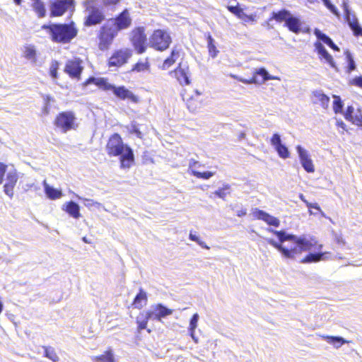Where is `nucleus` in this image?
I'll return each mask as SVG.
<instances>
[{"label":"nucleus","instance_id":"nucleus-1","mask_svg":"<svg viewBox=\"0 0 362 362\" xmlns=\"http://www.w3.org/2000/svg\"><path fill=\"white\" fill-rule=\"evenodd\" d=\"M276 235L279 243L274 239L267 238V243L279 251L288 259H294L296 255L302 252L309 251L317 244L315 238H308L306 235L298 237L284 230H269Z\"/></svg>","mask_w":362,"mask_h":362},{"label":"nucleus","instance_id":"nucleus-2","mask_svg":"<svg viewBox=\"0 0 362 362\" xmlns=\"http://www.w3.org/2000/svg\"><path fill=\"white\" fill-rule=\"evenodd\" d=\"M106 151L110 156H119L120 167L129 168L134 161V155L132 149L124 144L119 134H114L109 139Z\"/></svg>","mask_w":362,"mask_h":362},{"label":"nucleus","instance_id":"nucleus-3","mask_svg":"<svg viewBox=\"0 0 362 362\" xmlns=\"http://www.w3.org/2000/svg\"><path fill=\"white\" fill-rule=\"evenodd\" d=\"M42 28L47 30L54 42L62 44L69 43L78 33L73 23L43 25Z\"/></svg>","mask_w":362,"mask_h":362},{"label":"nucleus","instance_id":"nucleus-4","mask_svg":"<svg viewBox=\"0 0 362 362\" xmlns=\"http://www.w3.org/2000/svg\"><path fill=\"white\" fill-rule=\"evenodd\" d=\"M90 80L94 81L96 86L104 90L112 91L114 95L120 100H124L128 99L134 103H137L139 102V98L124 86H115V85L108 83L107 81L103 78H90Z\"/></svg>","mask_w":362,"mask_h":362},{"label":"nucleus","instance_id":"nucleus-5","mask_svg":"<svg viewBox=\"0 0 362 362\" xmlns=\"http://www.w3.org/2000/svg\"><path fill=\"white\" fill-rule=\"evenodd\" d=\"M271 20H275L278 23H285V26L288 28V29L298 34L301 32V21L300 20L294 16L288 10L281 9L279 11H273L272 13Z\"/></svg>","mask_w":362,"mask_h":362},{"label":"nucleus","instance_id":"nucleus-6","mask_svg":"<svg viewBox=\"0 0 362 362\" xmlns=\"http://www.w3.org/2000/svg\"><path fill=\"white\" fill-rule=\"evenodd\" d=\"M171 42L170 34L164 30L158 29L150 36L148 45L154 49L162 52L167 49Z\"/></svg>","mask_w":362,"mask_h":362},{"label":"nucleus","instance_id":"nucleus-7","mask_svg":"<svg viewBox=\"0 0 362 362\" xmlns=\"http://www.w3.org/2000/svg\"><path fill=\"white\" fill-rule=\"evenodd\" d=\"M144 27L139 26L133 29L130 34L131 42L138 54H143L147 48V36Z\"/></svg>","mask_w":362,"mask_h":362},{"label":"nucleus","instance_id":"nucleus-8","mask_svg":"<svg viewBox=\"0 0 362 362\" xmlns=\"http://www.w3.org/2000/svg\"><path fill=\"white\" fill-rule=\"evenodd\" d=\"M76 117L73 112L66 111L60 112L54 120V125L59 128L62 132L66 133L77 127Z\"/></svg>","mask_w":362,"mask_h":362},{"label":"nucleus","instance_id":"nucleus-9","mask_svg":"<svg viewBox=\"0 0 362 362\" xmlns=\"http://www.w3.org/2000/svg\"><path fill=\"white\" fill-rule=\"evenodd\" d=\"M118 33L108 23H105L101 28L99 34V49L105 51L109 49L113 40Z\"/></svg>","mask_w":362,"mask_h":362},{"label":"nucleus","instance_id":"nucleus-10","mask_svg":"<svg viewBox=\"0 0 362 362\" xmlns=\"http://www.w3.org/2000/svg\"><path fill=\"white\" fill-rule=\"evenodd\" d=\"M117 33L120 30L129 28L132 23V19L130 16L129 11L127 8L123 10L115 18H110L107 21Z\"/></svg>","mask_w":362,"mask_h":362},{"label":"nucleus","instance_id":"nucleus-11","mask_svg":"<svg viewBox=\"0 0 362 362\" xmlns=\"http://www.w3.org/2000/svg\"><path fill=\"white\" fill-rule=\"evenodd\" d=\"M94 0H87L84 2L86 10L89 14L85 21L86 26H92L100 23L104 19L105 16L102 11L94 6L93 4Z\"/></svg>","mask_w":362,"mask_h":362},{"label":"nucleus","instance_id":"nucleus-12","mask_svg":"<svg viewBox=\"0 0 362 362\" xmlns=\"http://www.w3.org/2000/svg\"><path fill=\"white\" fill-rule=\"evenodd\" d=\"M344 18L355 36H362V27L355 14H352L349 6V0H342Z\"/></svg>","mask_w":362,"mask_h":362},{"label":"nucleus","instance_id":"nucleus-13","mask_svg":"<svg viewBox=\"0 0 362 362\" xmlns=\"http://www.w3.org/2000/svg\"><path fill=\"white\" fill-rule=\"evenodd\" d=\"M132 52L129 49H122L115 51L109 59V66H121L127 62Z\"/></svg>","mask_w":362,"mask_h":362},{"label":"nucleus","instance_id":"nucleus-14","mask_svg":"<svg viewBox=\"0 0 362 362\" xmlns=\"http://www.w3.org/2000/svg\"><path fill=\"white\" fill-rule=\"evenodd\" d=\"M147 312L148 318L158 321H161L162 318L173 313L172 310L168 308L161 303L151 306V308Z\"/></svg>","mask_w":362,"mask_h":362},{"label":"nucleus","instance_id":"nucleus-15","mask_svg":"<svg viewBox=\"0 0 362 362\" xmlns=\"http://www.w3.org/2000/svg\"><path fill=\"white\" fill-rule=\"evenodd\" d=\"M74 0H56L51 4V16H61L70 7L74 6Z\"/></svg>","mask_w":362,"mask_h":362},{"label":"nucleus","instance_id":"nucleus-16","mask_svg":"<svg viewBox=\"0 0 362 362\" xmlns=\"http://www.w3.org/2000/svg\"><path fill=\"white\" fill-rule=\"evenodd\" d=\"M296 151L303 169L307 173H313L315 167L308 151L300 145L296 146Z\"/></svg>","mask_w":362,"mask_h":362},{"label":"nucleus","instance_id":"nucleus-17","mask_svg":"<svg viewBox=\"0 0 362 362\" xmlns=\"http://www.w3.org/2000/svg\"><path fill=\"white\" fill-rule=\"evenodd\" d=\"M82 61L79 58L68 60L64 71L71 78H78L83 71Z\"/></svg>","mask_w":362,"mask_h":362},{"label":"nucleus","instance_id":"nucleus-18","mask_svg":"<svg viewBox=\"0 0 362 362\" xmlns=\"http://www.w3.org/2000/svg\"><path fill=\"white\" fill-rule=\"evenodd\" d=\"M173 73L180 85L187 86L190 83L189 69L187 63L180 62Z\"/></svg>","mask_w":362,"mask_h":362},{"label":"nucleus","instance_id":"nucleus-19","mask_svg":"<svg viewBox=\"0 0 362 362\" xmlns=\"http://www.w3.org/2000/svg\"><path fill=\"white\" fill-rule=\"evenodd\" d=\"M270 142L271 145L274 148L280 158L284 159L289 158V151L286 145L282 143L279 134H274L271 138Z\"/></svg>","mask_w":362,"mask_h":362},{"label":"nucleus","instance_id":"nucleus-20","mask_svg":"<svg viewBox=\"0 0 362 362\" xmlns=\"http://www.w3.org/2000/svg\"><path fill=\"white\" fill-rule=\"evenodd\" d=\"M252 214L255 218L259 220L264 221L269 226L278 227L280 224V221L277 218L271 216L270 214L262 210L255 209Z\"/></svg>","mask_w":362,"mask_h":362},{"label":"nucleus","instance_id":"nucleus-21","mask_svg":"<svg viewBox=\"0 0 362 362\" xmlns=\"http://www.w3.org/2000/svg\"><path fill=\"white\" fill-rule=\"evenodd\" d=\"M254 83L262 84L268 80H280L278 76L270 75L264 68H259L254 71L253 75Z\"/></svg>","mask_w":362,"mask_h":362},{"label":"nucleus","instance_id":"nucleus-22","mask_svg":"<svg viewBox=\"0 0 362 362\" xmlns=\"http://www.w3.org/2000/svg\"><path fill=\"white\" fill-rule=\"evenodd\" d=\"M315 47L321 59H324L326 62L328 63L332 68L337 69V66L333 59V57L330 54H329L327 50L321 42H316L315 43Z\"/></svg>","mask_w":362,"mask_h":362},{"label":"nucleus","instance_id":"nucleus-23","mask_svg":"<svg viewBox=\"0 0 362 362\" xmlns=\"http://www.w3.org/2000/svg\"><path fill=\"white\" fill-rule=\"evenodd\" d=\"M329 252H315L309 253L302 260V263H313L318 262L322 260L329 259Z\"/></svg>","mask_w":362,"mask_h":362},{"label":"nucleus","instance_id":"nucleus-24","mask_svg":"<svg viewBox=\"0 0 362 362\" xmlns=\"http://www.w3.org/2000/svg\"><path fill=\"white\" fill-rule=\"evenodd\" d=\"M62 209L74 218H78L81 216L80 207L78 204L73 201L67 202L63 206Z\"/></svg>","mask_w":362,"mask_h":362},{"label":"nucleus","instance_id":"nucleus-25","mask_svg":"<svg viewBox=\"0 0 362 362\" xmlns=\"http://www.w3.org/2000/svg\"><path fill=\"white\" fill-rule=\"evenodd\" d=\"M43 187L47 197L52 200L59 199L62 197V192L60 189L49 186L46 180L43 182Z\"/></svg>","mask_w":362,"mask_h":362},{"label":"nucleus","instance_id":"nucleus-26","mask_svg":"<svg viewBox=\"0 0 362 362\" xmlns=\"http://www.w3.org/2000/svg\"><path fill=\"white\" fill-rule=\"evenodd\" d=\"M314 34L317 37V38L323 42L325 44L328 45L330 48L335 51H339V48L337 45L334 44V42L332 41V40L327 36L326 34L323 33L318 29H315Z\"/></svg>","mask_w":362,"mask_h":362},{"label":"nucleus","instance_id":"nucleus-27","mask_svg":"<svg viewBox=\"0 0 362 362\" xmlns=\"http://www.w3.org/2000/svg\"><path fill=\"white\" fill-rule=\"evenodd\" d=\"M199 319V314L194 313L189 320V327H188L189 334L191 337V338L192 339V340L196 344H197L199 341L198 337H196V335H195V329L197 327Z\"/></svg>","mask_w":362,"mask_h":362},{"label":"nucleus","instance_id":"nucleus-28","mask_svg":"<svg viewBox=\"0 0 362 362\" xmlns=\"http://www.w3.org/2000/svg\"><path fill=\"white\" fill-rule=\"evenodd\" d=\"M313 95L314 103H320L323 108L328 107L329 98L322 90H315L313 92Z\"/></svg>","mask_w":362,"mask_h":362},{"label":"nucleus","instance_id":"nucleus-29","mask_svg":"<svg viewBox=\"0 0 362 362\" xmlns=\"http://www.w3.org/2000/svg\"><path fill=\"white\" fill-rule=\"evenodd\" d=\"M147 303L146 293L140 288L139 292L135 296L132 305L137 309L142 308Z\"/></svg>","mask_w":362,"mask_h":362},{"label":"nucleus","instance_id":"nucleus-30","mask_svg":"<svg viewBox=\"0 0 362 362\" xmlns=\"http://www.w3.org/2000/svg\"><path fill=\"white\" fill-rule=\"evenodd\" d=\"M322 338L326 340V341L332 345L334 348L339 349L343 344L349 343V341L346 340L341 337L338 336H322Z\"/></svg>","mask_w":362,"mask_h":362},{"label":"nucleus","instance_id":"nucleus-31","mask_svg":"<svg viewBox=\"0 0 362 362\" xmlns=\"http://www.w3.org/2000/svg\"><path fill=\"white\" fill-rule=\"evenodd\" d=\"M23 57L30 62L35 64L37 61L36 49L33 45H25L23 49Z\"/></svg>","mask_w":362,"mask_h":362},{"label":"nucleus","instance_id":"nucleus-32","mask_svg":"<svg viewBox=\"0 0 362 362\" xmlns=\"http://www.w3.org/2000/svg\"><path fill=\"white\" fill-rule=\"evenodd\" d=\"M32 7L39 18H43L46 15L45 4L42 0H32Z\"/></svg>","mask_w":362,"mask_h":362},{"label":"nucleus","instance_id":"nucleus-33","mask_svg":"<svg viewBox=\"0 0 362 362\" xmlns=\"http://www.w3.org/2000/svg\"><path fill=\"white\" fill-rule=\"evenodd\" d=\"M95 362H116L112 349H109L104 354L96 356L93 358Z\"/></svg>","mask_w":362,"mask_h":362},{"label":"nucleus","instance_id":"nucleus-34","mask_svg":"<svg viewBox=\"0 0 362 362\" xmlns=\"http://www.w3.org/2000/svg\"><path fill=\"white\" fill-rule=\"evenodd\" d=\"M179 56V50L175 47L173 49L170 56L168 57L164 62L162 66L163 69H168L177 60Z\"/></svg>","mask_w":362,"mask_h":362},{"label":"nucleus","instance_id":"nucleus-35","mask_svg":"<svg viewBox=\"0 0 362 362\" xmlns=\"http://www.w3.org/2000/svg\"><path fill=\"white\" fill-rule=\"evenodd\" d=\"M45 350L44 356L53 362L59 361V358L54 349L52 346H43Z\"/></svg>","mask_w":362,"mask_h":362},{"label":"nucleus","instance_id":"nucleus-36","mask_svg":"<svg viewBox=\"0 0 362 362\" xmlns=\"http://www.w3.org/2000/svg\"><path fill=\"white\" fill-rule=\"evenodd\" d=\"M150 65L148 62V59H146L145 61H139L132 68V71L141 72L148 71L149 69Z\"/></svg>","mask_w":362,"mask_h":362},{"label":"nucleus","instance_id":"nucleus-37","mask_svg":"<svg viewBox=\"0 0 362 362\" xmlns=\"http://www.w3.org/2000/svg\"><path fill=\"white\" fill-rule=\"evenodd\" d=\"M18 174L15 169H11L7 172L6 174V184L16 185L18 181Z\"/></svg>","mask_w":362,"mask_h":362},{"label":"nucleus","instance_id":"nucleus-38","mask_svg":"<svg viewBox=\"0 0 362 362\" xmlns=\"http://www.w3.org/2000/svg\"><path fill=\"white\" fill-rule=\"evenodd\" d=\"M207 46L209 54L211 57L215 58L217 55L218 50L214 45V40L212 37L209 34L207 37Z\"/></svg>","mask_w":362,"mask_h":362},{"label":"nucleus","instance_id":"nucleus-39","mask_svg":"<svg viewBox=\"0 0 362 362\" xmlns=\"http://www.w3.org/2000/svg\"><path fill=\"white\" fill-rule=\"evenodd\" d=\"M76 197L79 200H82L83 202L84 205L89 209L91 207H95L97 209H99L102 206V204L100 203L95 202L93 199L83 198L78 195H76Z\"/></svg>","mask_w":362,"mask_h":362},{"label":"nucleus","instance_id":"nucleus-40","mask_svg":"<svg viewBox=\"0 0 362 362\" xmlns=\"http://www.w3.org/2000/svg\"><path fill=\"white\" fill-rule=\"evenodd\" d=\"M149 320H152L151 318L148 317V312L146 313L144 316H139L136 319V322L138 324V329L139 330L144 329L146 328L148 321Z\"/></svg>","mask_w":362,"mask_h":362},{"label":"nucleus","instance_id":"nucleus-41","mask_svg":"<svg viewBox=\"0 0 362 362\" xmlns=\"http://www.w3.org/2000/svg\"><path fill=\"white\" fill-rule=\"evenodd\" d=\"M127 128L130 134H135L139 139L142 138L143 134L140 131L136 122H132Z\"/></svg>","mask_w":362,"mask_h":362},{"label":"nucleus","instance_id":"nucleus-42","mask_svg":"<svg viewBox=\"0 0 362 362\" xmlns=\"http://www.w3.org/2000/svg\"><path fill=\"white\" fill-rule=\"evenodd\" d=\"M346 57L348 62L347 72L351 73L352 71L356 69V64L352 57V54L349 50L345 52Z\"/></svg>","mask_w":362,"mask_h":362},{"label":"nucleus","instance_id":"nucleus-43","mask_svg":"<svg viewBox=\"0 0 362 362\" xmlns=\"http://www.w3.org/2000/svg\"><path fill=\"white\" fill-rule=\"evenodd\" d=\"M230 185L228 184L223 185V187L218 189L214 192V194L223 199H225L227 194H230Z\"/></svg>","mask_w":362,"mask_h":362},{"label":"nucleus","instance_id":"nucleus-44","mask_svg":"<svg viewBox=\"0 0 362 362\" xmlns=\"http://www.w3.org/2000/svg\"><path fill=\"white\" fill-rule=\"evenodd\" d=\"M215 174L214 172L206 171V172H199L196 170H192V175L197 178L208 180Z\"/></svg>","mask_w":362,"mask_h":362},{"label":"nucleus","instance_id":"nucleus-45","mask_svg":"<svg viewBox=\"0 0 362 362\" xmlns=\"http://www.w3.org/2000/svg\"><path fill=\"white\" fill-rule=\"evenodd\" d=\"M333 110L335 113L341 112L343 108V103L339 96L334 95Z\"/></svg>","mask_w":362,"mask_h":362},{"label":"nucleus","instance_id":"nucleus-46","mask_svg":"<svg viewBox=\"0 0 362 362\" xmlns=\"http://www.w3.org/2000/svg\"><path fill=\"white\" fill-rule=\"evenodd\" d=\"M353 124L362 127V113L360 109H358L352 116V119H349Z\"/></svg>","mask_w":362,"mask_h":362},{"label":"nucleus","instance_id":"nucleus-47","mask_svg":"<svg viewBox=\"0 0 362 362\" xmlns=\"http://www.w3.org/2000/svg\"><path fill=\"white\" fill-rule=\"evenodd\" d=\"M59 69V63L57 61L54 60L52 62L50 68H49V74L52 78L55 79L57 78V71Z\"/></svg>","mask_w":362,"mask_h":362},{"label":"nucleus","instance_id":"nucleus-48","mask_svg":"<svg viewBox=\"0 0 362 362\" xmlns=\"http://www.w3.org/2000/svg\"><path fill=\"white\" fill-rule=\"evenodd\" d=\"M324 5L336 16L339 17L340 13L338 9L333 5L329 0H322Z\"/></svg>","mask_w":362,"mask_h":362},{"label":"nucleus","instance_id":"nucleus-49","mask_svg":"<svg viewBox=\"0 0 362 362\" xmlns=\"http://www.w3.org/2000/svg\"><path fill=\"white\" fill-rule=\"evenodd\" d=\"M14 185H9V184H5L4 186V193L8 196L10 198H12L13 196V188Z\"/></svg>","mask_w":362,"mask_h":362},{"label":"nucleus","instance_id":"nucleus-50","mask_svg":"<svg viewBox=\"0 0 362 362\" xmlns=\"http://www.w3.org/2000/svg\"><path fill=\"white\" fill-rule=\"evenodd\" d=\"M228 10L233 13L237 15L240 18L241 17L242 14H244L243 9L238 6H229Z\"/></svg>","mask_w":362,"mask_h":362},{"label":"nucleus","instance_id":"nucleus-51","mask_svg":"<svg viewBox=\"0 0 362 362\" xmlns=\"http://www.w3.org/2000/svg\"><path fill=\"white\" fill-rule=\"evenodd\" d=\"M354 114V108L352 106H348L344 114L346 119L349 120L352 119V116Z\"/></svg>","mask_w":362,"mask_h":362},{"label":"nucleus","instance_id":"nucleus-52","mask_svg":"<svg viewBox=\"0 0 362 362\" xmlns=\"http://www.w3.org/2000/svg\"><path fill=\"white\" fill-rule=\"evenodd\" d=\"M6 165L3 163H0V184H2L4 181V176L6 170Z\"/></svg>","mask_w":362,"mask_h":362},{"label":"nucleus","instance_id":"nucleus-53","mask_svg":"<svg viewBox=\"0 0 362 362\" xmlns=\"http://www.w3.org/2000/svg\"><path fill=\"white\" fill-rule=\"evenodd\" d=\"M351 83L356 86L362 88V76H357L351 81Z\"/></svg>","mask_w":362,"mask_h":362},{"label":"nucleus","instance_id":"nucleus-54","mask_svg":"<svg viewBox=\"0 0 362 362\" xmlns=\"http://www.w3.org/2000/svg\"><path fill=\"white\" fill-rule=\"evenodd\" d=\"M197 165L199 167L201 165L199 162L194 160V159H191L189 163V169L191 170L192 173V170H196Z\"/></svg>","mask_w":362,"mask_h":362},{"label":"nucleus","instance_id":"nucleus-55","mask_svg":"<svg viewBox=\"0 0 362 362\" xmlns=\"http://www.w3.org/2000/svg\"><path fill=\"white\" fill-rule=\"evenodd\" d=\"M120 0H103V4L105 6H113L118 4Z\"/></svg>","mask_w":362,"mask_h":362},{"label":"nucleus","instance_id":"nucleus-56","mask_svg":"<svg viewBox=\"0 0 362 362\" xmlns=\"http://www.w3.org/2000/svg\"><path fill=\"white\" fill-rule=\"evenodd\" d=\"M235 213L238 216L242 217V216H244L245 215H246L247 211H246L245 209L241 208L240 209L235 210Z\"/></svg>","mask_w":362,"mask_h":362},{"label":"nucleus","instance_id":"nucleus-57","mask_svg":"<svg viewBox=\"0 0 362 362\" xmlns=\"http://www.w3.org/2000/svg\"><path fill=\"white\" fill-rule=\"evenodd\" d=\"M306 206L309 208V209H315L317 211H320V208L319 206V205L316 203L315 204H312V203H310V202H306Z\"/></svg>","mask_w":362,"mask_h":362},{"label":"nucleus","instance_id":"nucleus-58","mask_svg":"<svg viewBox=\"0 0 362 362\" xmlns=\"http://www.w3.org/2000/svg\"><path fill=\"white\" fill-rule=\"evenodd\" d=\"M189 238L191 240L194 241L196 243H197L200 240V238L197 235L193 234L192 231L189 233Z\"/></svg>","mask_w":362,"mask_h":362},{"label":"nucleus","instance_id":"nucleus-59","mask_svg":"<svg viewBox=\"0 0 362 362\" xmlns=\"http://www.w3.org/2000/svg\"><path fill=\"white\" fill-rule=\"evenodd\" d=\"M240 81L243 82L245 84L254 83L252 76L251 78H244V79L243 78H240Z\"/></svg>","mask_w":362,"mask_h":362},{"label":"nucleus","instance_id":"nucleus-60","mask_svg":"<svg viewBox=\"0 0 362 362\" xmlns=\"http://www.w3.org/2000/svg\"><path fill=\"white\" fill-rule=\"evenodd\" d=\"M197 243L199 246H201L202 248L207 249V250L209 249V247L204 241H202V240H199Z\"/></svg>","mask_w":362,"mask_h":362},{"label":"nucleus","instance_id":"nucleus-61","mask_svg":"<svg viewBox=\"0 0 362 362\" xmlns=\"http://www.w3.org/2000/svg\"><path fill=\"white\" fill-rule=\"evenodd\" d=\"M197 243L199 246H201L202 248L207 249V250L209 249V247L204 241H202V240H199Z\"/></svg>","mask_w":362,"mask_h":362},{"label":"nucleus","instance_id":"nucleus-62","mask_svg":"<svg viewBox=\"0 0 362 362\" xmlns=\"http://www.w3.org/2000/svg\"><path fill=\"white\" fill-rule=\"evenodd\" d=\"M337 125L341 128H342L344 130L346 129V124L342 120H337Z\"/></svg>","mask_w":362,"mask_h":362},{"label":"nucleus","instance_id":"nucleus-63","mask_svg":"<svg viewBox=\"0 0 362 362\" xmlns=\"http://www.w3.org/2000/svg\"><path fill=\"white\" fill-rule=\"evenodd\" d=\"M49 112V105L47 104H45V106H44V108H43V113L45 115H48Z\"/></svg>","mask_w":362,"mask_h":362},{"label":"nucleus","instance_id":"nucleus-64","mask_svg":"<svg viewBox=\"0 0 362 362\" xmlns=\"http://www.w3.org/2000/svg\"><path fill=\"white\" fill-rule=\"evenodd\" d=\"M53 100L52 98L49 95H46L45 98V103L49 105L50 101Z\"/></svg>","mask_w":362,"mask_h":362}]
</instances>
